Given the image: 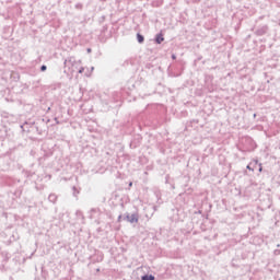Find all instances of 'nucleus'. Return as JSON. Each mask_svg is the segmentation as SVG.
<instances>
[{"mask_svg":"<svg viewBox=\"0 0 280 280\" xmlns=\"http://www.w3.org/2000/svg\"><path fill=\"white\" fill-rule=\"evenodd\" d=\"M137 39H138V43H143V40H145L143 35H141L139 33L137 34Z\"/></svg>","mask_w":280,"mask_h":280,"instance_id":"7ed1b4c3","label":"nucleus"},{"mask_svg":"<svg viewBox=\"0 0 280 280\" xmlns=\"http://www.w3.org/2000/svg\"><path fill=\"white\" fill-rule=\"evenodd\" d=\"M164 40H165V38H163V36L161 34L156 36L158 45H161Z\"/></svg>","mask_w":280,"mask_h":280,"instance_id":"f257e3e1","label":"nucleus"},{"mask_svg":"<svg viewBox=\"0 0 280 280\" xmlns=\"http://www.w3.org/2000/svg\"><path fill=\"white\" fill-rule=\"evenodd\" d=\"M82 71H84V69L79 70V73H82Z\"/></svg>","mask_w":280,"mask_h":280,"instance_id":"423d86ee","label":"nucleus"},{"mask_svg":"<svg viewBox=\"0 0 280 280\" xmlns=\"http://www.w3.org/2000/svg\"><path fill=\"white\" fill-rule=\"evenodd\" d=\"M142 280H154V276H142Z\"/></svg>","mask_w":280,"mask_h":280,"instance_id":"20e7f679","label":"nucleus"},{"mask_svg":"<svg viewBox=\"0 0 280 280\" xmlns=\"http://www.w3.org/2000/svg\"><path fill=\"white\" fill-rule=\"evenodd\" d=\"M129 222L131 223L139 222V219L137 218V215L132 214L129 219Z\"/></svg>","mask_w":280,"mask_h":280,"instance_id":"f03ea898","label":"nucleus"},{"mask_svg":"<svg viewBox=\"0 0 280 280\" xmlns=\"http://www.w3.org/2000/svg\"><path fill=\"white\" fill-rule=\"evenodd\" d=\"M40 70L42 71H47V66H42Z\"/></svg>","mask_w":280,"mask_h":280,"instance_id":"39448f33","label":"nucleus"}]
</instances>
